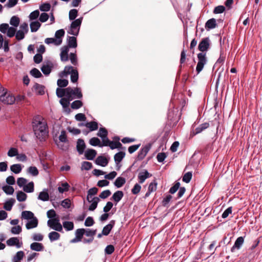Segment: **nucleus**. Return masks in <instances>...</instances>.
<instances>
[{
    "label": "nucleus",
    "instance_id": "obj_3",
    "mask_svg": "<svg viewBox=\"0 0 262 262\" xmlns=\"http://www.w3.org/2000/svg\"><path fill=\"white\" fill-rule=\"evenodd\" d=\"M202 52L198 54V62L196 67L197 74H199L203 69L204 66L207 61L206 51L208 50H201Z\"/></svg>",
    "mask_w": 262,
    "mask_h": 262
},
{
    "label": "nucleus",
    "instance_id": "obj_13",
    "mask_svg": "<svg viewBox=\"0 0 262 262\" xmlns=\"http://www.w3.org/2000/svg\"><path fill=\"white\" fill-rule=\"evenodd\" d=\"M86 148V145L84 140L82 139H78L77 141L76 149L79 155L83 154Z\"/></svg>",
    "mask_w": 262,
    "mask_h": 262
},
{
    "label": "nucleus",
    "instance_id": "obj_10",
    "mask_svg": "<svg viewBox=\"0 0 262 262\" xmlns=\"http://www.w3.org/2000/svg\"><path fill=\"white\" fill-rule=\"evenodd\" d=\"M6 244L8 246H15L17 248H20L23 245V243L20 242L17 237H12L9 238L6 241Z\"/></svg>",
    "mask_w": 262,
    "mask_h": 262
},
{
    "label": "nucleus",
    "instance_id": "obj_42",
    "mask_svg": "<svg viewBox=\"0 0 262 262\" xmlns=\"http://www.w3.org/2000/svg\"><path fill=\"white\" fill-rule=\"evenodd\" d=\"M45 42L48 45L53 44L55 46H58L61 45L60 43V40H59L58 39H56L55 37L47 38L45 39Z\"/></svg>",
    "mask_w": 262,
    "mask_h": 262
},
{
    "label": "nucleus",
    "instance_id": "obj_54",
    "mask_svg": "<svg viewBox=\"0 0 262 262\" xmlns=\"http://www.w3.org/2000/svg\"><path fill=\"white\" fill-rule=\"evenodd\" d=\"M89 143L93 146H99L101 145V141L97 137H93L89 140Z\"/></svg>",
    "mask_w": 262,
    "mask_h": 262
},
{
    "label": "nucleus",
    "instance_id": "obj_26",
    "mask_svg": "<svg viewBox=\"0 0 262 262\" xmlns=\"http://www.w3.org/2000/svg\"><path fill=\"white\" fill-rule=\"evenodd\" d=\"M210 40L209 38H204L199 45L198 49H208L209 47Z\"/></svg>",
    "mask_w": 262,
    "mask_h": 262
},
{
    "label": "nucleus",
    "instance_id": "obj_38",
    "mask_svg": "<svg viewBox=\"0 0 262 262\" xmlns=\"http://www.w3.org/2000/svg\"><path fill=\"white\" fill-rule=\"evenodd\" d=\"M27 195L21 190L18 191L16 192V199L19 202H24L26 200Z\"/></svg>",
    "mask_w": 262,
    "mask_h": 262
},
{
    "label": "nucleus",
    "instance_id": "obj_51",
    "mask_svg": "<svg viewBox=\"0 0 262 262\" xmlns=\"http://www.w3.org/2000/svg\"><path fill=\"white\" fill-rule=\"evenodd\" d=\"M68 84L69 81L66 79H59L57 81V84L60 88H66Z\"/></svg>",
    "mask_w": 262,
    "mask_h": 262
},
{
    "label": "nucleus",
    "instance_id": "obj_4",
    "mask_svg": "<svg viewBox=\"0 0 262 262\" xmlns=\"http://www.w3.org/2000/svg\"><path fill=\"white\" fill-rule=\"evenodd\" d=\"M5 91L0 96V100L5 104L12 105L15 102V99L14 95L11 94H8L7 91L5 89H3Z\"/></svg>",
    "mask_w": 262,
    "mask_h": 262
},
{
    "label": "nucleus",
    "instance_id": "obj_57",
    "mask_svg": "<svg viewBox=\"0 0 262 262\" xmlns=\"http://www.w3.org/2000/svg\"><path fill=\"white\" fill-rule=\"evenodd\" d=\"M25 253L23 251H19L16 252V254L14 256L13 260L15 261H18L23 259Z\"/></svg>",
    "mask_w": 262,
    "mask_h": 262
},
{
    "label": "nucleus",
    "instance_id": "obj_58",
    "mask_svg": "<svg viewBox=\"0 0 262 262\" xmlns=\"http://www.w3.org/2000/svg\"><path fill=\"white\" fill-rule=\"evenodd\" d=\"M59 140L60 142L63 143H66L68 141L67 137V133L65 130H62L61 134L59 137Z\"/></svg>",
    "mask_w": 262,
    "mask_h": 262
},
{
    "label": "nucleus",
    "instance_id": "obj_49",
    "mask_svg": "<svg viewBox=\"0 0 262 262\" xmlns=\"http://www.w3.org/2000/svg\"><path fill=\"white\" fill-rule=\"evenodd\" d=\"M225 59V55H224L223 50H221L220 57L217 60L216 62L213 67V70H214L215 67L218 63L223 64Z\"/></svg>",
    "mask_w": 262,
    "mask_h": 262
},
{
    "label": "nucleus",
    "instance_id": "obj_29",
    "mask_svg": "<svg viewBox=\"0 0 262 262\" xmlns=\"http://www.w3.org/2000/svg\"><path fill=\"white\" fill-rule=\"evenodd\" d=\"M100 199L98 197H94L91 199V204L89 206V210L93 211L95 210L98 205V203L99 202Z\"/></svg>",
    "mask_w": 262,
    "mask_h": 262
},
{
    "label": "nucleus",
    "instance_id": "obj_59",
    "mask_svg": "<svg viewBox=\"0 0 262 262\" xmlns=\"http://www.w3.org/2000/svg\"><path fill=\"white\" fill-rule=\"evenodd\" d=\"M18 150L17 148L14 147H11L8 152L7 155L10 157H13L14 156H16L18 155Z\"/></svg>",
    "mask_w": 262,
    "mask_h": 262
},
{
    "label": "nucleus",
    "instance_id": "obj_34",
    "mask_svg": "<svg viewBox=\"0 0 262 262\" xmlns=\"http://www.w3.org/2000/svg\"><path fill=\"white\" fill-rule=\"evenodd\" d=\"M48 237L50 241L52 242L58 240L60 237V235L56 231H52L49 233Z\"/></svg>",
    "mask_w": 262,
    "mask_h": 262
},
{
    "label": "nucleus",
    "instance_id": "obj_5",
    "mask_svg": "<svg viewBox=\"0 0 262 262\" xmlns=\"http://www.w3.org/2000/svg\"><path fill=\"white\" fill-rule=\"evenodd\" d=\"M82 17L78 18L74 20L70 27V29L68 31L69 34L77 36L78 34L80 27L82 23Z\"/></svg>",
    "mask_w": 262,
    "mask_h": 262
},
{
    "label": "nucleus",
    "instance_id": "obj_56",
    "mask_svg": "<svg viewBox=\"0 0 262 262\" xmlns=\"http://www.w3.org/2000/svg\"><path fill=\"white\" fill-rule=\"evenodd\" d=\"M84 234V228H79L76 230L75 231V237L79 239L80 241H81L83 235Z\"/></svg>",
    "mask_w": 262,
    "mask_h": 262
},
{
    "label": "nucleus",
    "instance_id": "obj_64",
    "mask_svg": "<svg viewBox=\"0 0 262 262\" xmlns=\"http://www.w3.org/2000/svg\"><path fill=\"white\" fill-rule=\"evenodd\" d=\"M94 223L95 222L93 217L89 216L86 219L84 222V225L86 227H91L94 224Z\"/></svg>",
    "mask_w": 262,
    "mask_h": 262
},
{
    "label": "nucleus",
    "instance_id": "obj_61",
    "mask_svg": "<svg viewBox=\"0 0 262 262\" xmlns=\"http://www.w3.org/2000/svg\"><path fill=\"white\" fill-rule=\"evenodd\" d=\"M71 100H70L68 98H61L59 102L60 104L62 105L63 108L68 107V106H69L70 102Z\"/></svg>",
    "mask_w": 262,
    "mask_h": 262
},
{
    "label": "nucleus",
    "instance_id": "obj_17",
    "mask_svg": "<svg viewBox=\"0 0 262 262\" xmlns=\"http://www.w3.org/2000/svg\"><path fill=\"white\" fill-rule=\"evenodd\" d=\"M38 220L36 217H33L32 219L28 220L26 224L27 229L30 230L37 227Z\"/></svg>",
    "mask_w": 262,
    "mask_h": 262
},
{
    "label": "nucleus",
    "instance_id": "obj_46",
    "mask_svg": "<svg viewBox=\"0 0 262 262\" xmlns=\"http://www.w3.org/2000/svg\"><path fill=\"white\" fill-rule=\"evenodd\" d=\"M41 26L40 23L38 21H33L30 24L31 31L32 32L37 31Z\"/></svg>",
    "mask_w": 262,
    "mask_h": 262
},
{
    "label": "nucleus",
    "instance_id": "obj_47",
    "mask_svg": "<svg viewBox=\"0 0 262 262\" xmlns=\"http://www.w3.org/2000/svg\"><path fill=\"white\" fill-rule=\"evenodd\" d=\"M20 22L19 18L17 16H12L10 20V24L11 25L13 26L14 27H17L18 26Z\"/></svg>",
    "mask_w": 262,
    "mask_h": 262
},
{
    "label": "nucleus",
    "instance_id": "obj_7",
    "mask_svg": "<svg viewBox=\"0 0 262 262\" xmlns=\"http://www.w3.org/2000/svg\"><path fill=\"white\" fill-rule=\"evenodd\" d=\"M48 226L51 229L58 231H62V226L59 222V219L58 218L49 220L47 222Z\"/></svg>",
    "mask_w": 262,
    "mask_h": 262
},
{
    "label": "nucleus",
    "instance_id": "obj_15",
    "mask_svg": "<svg viewBox=\"0 0 262 262\" xmlns=\"http://www.w3.org/2000/svg\"><path fill=\"white\" fill-rule=\"evenodd\" d=\"M115 224V221L111 220L109 224H108L103 228L102 234H103V235L104 236L108 235L110 234L113 228L114 227Z\"/></svg>",
    "mask_w": 262,
    "mask_h": 262
},
{
    "label": "nucleus",
    "instance_id": "obj_41",
    "mask_svg": "<svg viewBox=\"0 0 262 262\" xmlns=\"http://www.w3.org/2000/svg\"><path fill=\"white\" fill-rule=\"evenodd\" d=\"M30 74L31 76L36 78H39L42 77L41 73L39 70L35 68H33L30 71Z\"/></svg>",
    "mask_w": 262,
    "mask_h": 262
},
{
    "label": "nucleus",
    "instance_id": "obj_31",
    "mask_svg": "<svg viewBox=\"0 0 262 262\" xmlns=\"http://www.w3.org/2000/svg\"><path fill=\"white\" fill-rule=\"evenodd\" d=\"M22 168L20 164H14L10 166V170L14 173L18 174L21 171Z\"/></svg>",
    "mask_w": 262,
    "mask_h": 262
},
{
    "label": "nucleus",
    "instance_id": "obj_23",
    "mask_svg": "<svg viewBox=\"0 0 262 262\" xmlns=\"http://www.w3.org/2000/svg\"><path fill=\"white\" fill-rule=\"evenodd\" d=\"M30 249L35 251L40 252L43 250L44 246L42 243L34 242L30 245Z\"/></svg>",
    "mask_w": 262,
    "mask_h": 262
},
{
    "label": "nucleus",
    "instance_id": "obj_12",
    "mask_svg": "<svg viewBox=\"0 0 262 262\" xmlns=\"http://www.w3.org/2000/svg\"><path fill=\"white\" fill-rule=\"evenodd\" d=\"M108 159L103 156H98L95 160V164L97 165L105 167L108 163Z\"/></svg>",
    "mask_w": 262,
    "mask_h": 262
},
{
    "label": "nucleus",
    "instance_id": "obj_60",
    "mask_svg": "<svg viewBox=\"0 0 262 262\" xmlns=\"http://www.w3.org/2000/svg\"><path fill=\"white\" fill-rule=\"evenodd\" d=\"M179 180L180 179H178L175 184L170 188L169 193L171 194L174 193L180 187V182H179Z\"/></svg>",
    "mask_w": 262,
    "mask_h": 262
},
{
    "label": "nucleus",
    "instance_id": "obj_30",
    "mask_svg": "<svg viewBox=\"0 0 262 262\" xmlns=\"http://www.w3.org/2000/svg\"><path fill=\"white\" fill-rule=\"evenodd\" d=\"M68 87L65 89L58 88L56 91V94L58 98H62L63 97L67 98Z\"/></svg>",
    "mask_w": 262,
    "mask_h": 262
},
{
    "label": "nucleus",
    "instance_id": "obj_33",
    "mask_svg": "<svg viewBox=\"0 0 262 262\" xmlns=\"http://www.w3.org/2000/svg\"><path fill=\"white\" fill-rule=\"evenodd\" d=\"M34 217V213L30 211H23L21 212V218L23 219L29 220Z\"/></svg>",
    "mask_w": 262,
    "mask_h": 262
},
{
    "label": "nucleus",
    "instance_id": "obj_6",
    "mask_svg": "<svg viewBox=\"0 0 262 262\" xmlns=\"http://www.w3.org/2000/svg\"><path fill=\"white\" fill-rule=\"evenodd\" d=\"M16 29L14 27H10L8 24L0 25V31L3 33H6L7 36L10 38L15 35Z\"/></svg>",
    "mask_w": 262,
    "mask_h": 262
},
{
    "label": "nucleus",
    "instance_id": "obj_55",
    "mask_svg": "<svg viewBox=\"0 0 262 262\" xmlns=\"http://www.w3.org/2000/svg\"><path fill=\"white\" fill-rule=\"evenodd\" d=\"M93 167L92 163L88 162V161H83L81 163V170H89L91 169Z\"/></svg>",
    "mask_w": 262,
    "mask_h": 262
},
{
    "label": "nucleus",
    "instance_id": "obj_14",
    "mask_svg": "<svg viewBox=\"0 0 262 262\" xmlns=\"http://www.w3.org/2000/svg\"><path fill=\"white\" fill-rule=\"evenodd\" d=\"M150 177H151V174L145 169L139 172L138 176L139 182L141 184L143 183L146 179L150 178Z\"/></svg>",
    "mask_w": 262,
    "mask_h": 262
},
{
    "label": "nucleus",
    "instance_id": "obj_22",
    "mask_svg": "<svg viewBox=\"0 0 262 262\" xmlns=\"http://www.w3.org/2000/svg\"><path fill=\"white\" fill-rule=\"evenodd\" d=\"M125 156V152L123 151H119L114 155V161L116 165H119Z\"/></svg>",
    "mask_w": 262,
    "mask_h": 262
},
{
    "label": "nucleus",
    "instance_id": "obj_2",
    "mask_svg": "<svg viewBox=\"0 0 262 262\" xmlns=\"http://www.w3.org/2000/svg\"><path fill=\"white\" fill-rule=\"evenodd\" d=\"M83 97L80 88L68 87L67 98L72 101L74 99H80Z\"/></svg>",
    "mask_w": 262,
    "mask_h": 262
},
{
    "label": "nucleus",
    "instance_id": "obj_43",
    "mask_svg": "<svg viewBox=\"0 0 262 262\" xmlns=\"http://www.w3.org/2000/svg\"><path fill=\"white\" fill-rule=\"evenodd\" d=\"M83 106V102L80 100H76L74 101L71 104V107L72 109L77 110Z\"/></svg>",
    "mask_w": 262,
    "mask_h": 262
},
{
    "label": "nucleus",
    "instance_id": "obj_19",
    "mask_svg": "<svg viewBox=\"0 0 262 262\" xmlns=\"http://www.w3.org/2000/svg\"><path fill=\"white\" fill-rule=\"evenodd\" d=\"M38 200L46 202L49 200V195L48 193V189L45 188L43 190L39 192L37 197Z\"/></svg>",
    "mask_w": 262,
    "mask_h": 262
},
{
    "label": "nucleus",
    "instance_id": "obj_48",
    "mask_svg": "<svg viewBox=\"0 0 262 262\" xmlns=\"http://www.w3.org/2000/svg\"><path fill=\"white\" fill-rule=\"evenodd\" d=\"M69 184L67 183H62L61 184V186H59L58 187V190L60 193H63L64 192L68 191L70 188Z\"/></svg>",
    "mask_w": 262,
    "mask_h": 262
},
{
    "label": "nucleus",
    "instance_id": "obj_1",
    "mask_svg": "<svg viewBox=\"0 0 262 262\" xmlns=\"http://www.w3.org/2000/svg\"><path fill=\"white\" fill-rule=\"evenodd\" d=\"M32 128L36 138L40 142H45L49 136V129L47 122L42 118L41 120L35 119L32 122Z\"/></svg>",
    "mask_w": 262,
    "mask_h": 262
},
{
    "label": "nucleus",
    "instance_id": "obj_25",
    "mask_svg": "<svg viewBox=\"0 0 262 262\" xmlns=\"http://www.w3.org/2000/svg\"><path fill=\"white\" fill-rule=\"evenodd\" d=\"M33 88L38 95H42L45 94V86L43 85L35 83Z\"/></svg>",
    "mask_w": 262,
    "mask_h": 262
},
{
    "label": "nucleus",
    "instance_id": "obj_37",
    "mask_svg": "<svg viewBox=\"0 0 262 262\" xmlns=\"http://www.w3.org/2000/svg\"><path fill=\"white\" fill-rule=\"evenodd\" d=\"M23 190L27 193H31L34 191V185L33 182H30L28 184H26L23 188Z\"/></svg>",
    "mask_w": 262,
    "mask_h": 262
},
{
    "label": "nucleus",
    "instance_id": "obj_35",
    "mask_svg": "<svg viewBox=\"0 0 262 262\" xmlns=\"http://www.w3.org/2000/svg\"><path fill=\"white\" fill-rule=\"evenodd\" d=\"M216 20L214 18H211L209 19L205 24V28L207 29H212L216 27Z\"/></svg>",
    "mask_w": 262,
    "mask_h": 262
},
{
    "label": "nucleus",
    "instance_id": "obj_18",
    "mask_svg": "<svg viewBox=\"0 0 262 262\" xmlns=\"http://www.w3.org/2000/svg\"><path fill=\"white\" fill-rule=\"evenodd\" d=\"M97 155V151L94 149H88L84 153V156L86 160H93Z\"/></svg>",
    "mask_w": 262,
    "mask_h": 262
},
{
    "label": "nucleus",
    "instance_id": "obj_16",
    "mask_svg": "<svg viewBox=\"0 0 262 262\" xmlns=\"http://www.w3.org/2000/svg\"><path fill=\"white\" fill-rule=\"evenodd\" d=\"M68 46H64L62 49H68L70 48H76L77 47V40L74 36H69L67 39Z\"/></svg>",
    "mask_w": 262,
    "mask_h": 262
},
{
    "label": "nucleus",
    "instance_id": "obj_8",
    "mask_svg": "<svg viewBox=\"0 0 262 262\" xmlns=\"http://www.w3.org/2000/svg\"><path fill=\"white\" fill-rule=\"evenodd\" d=\"M151 147V144L150 143H148L143 147H142L140 149L138 153V155L137 157V160L140 161L143 160L146 156L147 154L149 151Z\"/></svg>",
    "mask_w": 262,
    "mask_h": 262
},
{
    "label": "nucleus",
    "instance_id": "obj_21",
    "mask_svg": "<svg viewBox=\"0 0 262 262\" xmlns=\"http://www.w3.org/2000/svg\"><path fill=\"white\" fill-rule=\"evenodd\" d=\"M209 126V123L208 122H205L201 124L199 126H198L194 130L192 136L195 135L196 134H200L205 129L208 128Z\"/></svg>",
    "mask_w": 262,
    "mask_h": 262
},
{
    "label": "nucleus",
    "instance_id": "obj_20",
    "mask_svg": "<svg viewBox=\"0 0 262 262\" xmlns=\"http://www.w3.org/2000/svg\"><path fill=\"white\" fill-rule=\"evenodd\" d=\"M124 196V193L122 191L117 190L113 194L111 199L114 201L117 204L121 200Z\"/></svg>",
    "mask_w": 262,
    "mask_h": 262
},
{
    "label": "nucleus",
    "instance_id": "obj_45",
    "mask_svg": "<svg viewBox=\"0 0 262 262\" xmlns=\"http://www.w3.org/2000/svg\"><path fill=\"white\" fill-rule=\"evenodd\" d=\"M27 172L33 177L38 176L39 171L35 166H30L27 169Z\"/></svg>",
    "mask_w": 262,
    "mask_h": 262
},
{
    "label": "nucleus",
    "instance_id": "obj_9",
    "mask_svg": "<svg viewBox=\"0 0 262 262\" xmlns=\"http://www.w3.org/2000/svg\"><path fill=\"white\" fill-rule=\"evenodd\" d=\"M245 236L238 237L233 246L231 247L230 251L231 252L234 253L236 250H239L244 243Z\"/></svg>",
    "mask_w": 262,
    "mask_h": 262
},
{
    "label": "nucleus",
    "instance_id": "obj_40",
    "mask_svg": "<svg viewBox=\"0 0 262 262\" xmlns=\"http://www.w3.org/2000/svg\"><path fill=\"white\" fill-rule=\"evenodd\" d=\"M192 171H190L186 172L184 174V175L182 177V181H183V182H184L186 183H188L191 181V180L192 179Z\"/></svg>",
    "mask_w": 262,
    "mask_h": 262
},
{
    "label": "nucleus",
    "instance_id": "obj_44",
    "mask_svg": "<svg viewBox=\"0 0 262 262\" xmlns=\"http://www.w3.org/2000/svg\"><path fill=\"white\" fill-rule=\"evenodd\" d=\"M64 31L63 29H60L59 30H57L56 32H55V37L56 38V39H58L59 40H60V43L61 44L62 43V37H63L64 35Z\"/></svg>",
    "mask_w": 262,
    "mask_h": 262
},
{
    "label": "nucleus",
    "instance_id": "obj_32",
    "mask_svg": "<svg viewBox=\"0 0 262 262\" xmlns=\"http://www.w3.org/2000/svg\"><path fill=\"white\" fill-rule=\"evenodd\" d=\"M37 51L39 52L38 53L36 54L34 57V61L36 63H40L42 60V54L45 53L46 50H37Z\"/></svg>",
    "mask_w": 262,
    "mask_h": 262
},
{
    "label": "nucleus",
    "instance_id": "obj_11",
    "mask_svg": "<svg viewBox=\"0 0 262 262\" xmlns=\"http://www.w3.org/2000/svg\"><path fill=\"white\" fill-rule=\"evenodd\" d=\"M53 68V64L51 61H48L46 64L43 63L40 70L44 75H49Z\"/></svg>",
    "mask_w": 262,
    "mask_h": 262
},
{
    "label": "nucleus",
    "instance_id": "obj_63",
    "mask_svg": "<svg viewBox=\"0 0 262 262\" xmlns=\"http://www.w3.org/2000/svg\"><path fill=\"white\" fill-rule=\"evenodd\" d=\"M22 231V228L19 225L15 226L12 227L11 232L13 234H19Z\"/></svg>",
    "mask_w": 262,
    "mask_h": 262
},
{
    "label": "nucleus",
    "instance_id": "obj_36",
    "mask_svg": "<svg viewBox=\"0 0 262 262\" xmlns=\"http://www.w3.org/2000/svg\"><path fill=\"white\" fill-rule=\"evenodd\" d=\"M62 228L63 227L67 231H71L74 229V225L73 222L64 221L62 223Z\"/></svg>",
    "mask_w": 262,
    "mask_h": 262
},
{
    "label": "nucleus",
    "instance_id": "obj_50",
    "mask_svg": "<svg viewBox=\"0 0 262 262\" xmlns=\"http://www.w3.org/2000/svg\"><path fill=\"white\" fill-rule=\"evenodd\" d=\"M70 50H61L60 54V59L62 61H67L69 60V51Z\"/></svg>",
    "mask_w": 262,
    "mask_h": 262
},
{
    "label": "nucleus",
    "instance_id": "obj_53",
    "mask_svg": "<svg viewBox=\"0 0 262 262\" xmlns=\"http://www.w3.org/2000/svg\"><path fill=\"white\" fill-rule=\"evenodd\" d=\"M97 136L99 137L100 138H103L104 136H107L108 135V131L104 127H100L98 132L97 134Z\"/></svg>",
    "mask_w": 262,
    "mask_h": 262
},
{
    "label": "nucleus",
    "instance_id": "obj_28",
    "mask_svg": "<svg viewBox=\"0 0 262 262\" xmlns=\"http://www.w3.org/2000/svg\"><path fill=\"white\" fill-rule=\"evenodd\" d=\"M126 183V179L122 177H118L114 182V185L118 188H121Z\"/></svg>",
    "mask_w": 262,
    "mask_h": 262
},
{
    "label": "nucleus",
    "instance_id": "obj_62",
    "mask_svg": "<svg viewBox=\"0 0 262 262\" xmlns=\"http://www.w3.org/2000/svg\"><path fill=\"white\" fill-rule=\"evenodd\" d=\"M27 183V180L24 178H18L17 180V184L19 187H23Z\"/></svg>",
    "mask_w": 262,
    "mask_h": 262
},
{
    "label": "nucleus",
    "instance_id": "obj_52",
    "mask_svg": "<svg viewBox=\"0 0 262 262\" xmlns=\"http://www.w3.org/2000/svg\"><path fill=\"white\" fill-rule=\"evenodd\" d=\"M71 81L72 83H76L77 82L79 78V73L78 70L76 69L71 73Z\"/></svg>",
    "mask_w": 262,
    "mask_h": 262
},
{
    "label": "nucleus",
    "instance_id": "obj_27",
    "mask_svg": "<svg viewBox=\"0 0 262 262\" xmlns=\"http://www.w3.org/2000/svg\"><path fill=\"white\" fill-rule=\"evenodd\" d=\"M15 202L14 199L11 198L7 200L4 205V208L7 211H10Z\"/></svg>",
    "mask_w": 262,
    "mask_h": 262
},
{
    "label": "nucleus",
    "instance_id": "obj_39",
    "mask_svg": "<svg viewBox=\"0 0 262 262\" xmlns=\"http://www.w3.org/2000/svg\"><path fill=\"white\" fill-rule=\"evenodd\" d=\"M2 189L8 195H12L14 192L13 187L10 185H4L2 187Z\"/></svg>",
    "mask_w": 262,
    "mask_h": 262
},
{
    "label": "nucleus",
    "instance_id": "obj_24",
    "mask_svg": "<svg viewBox=\"0 0 262 262\" xmlns=\"http://www.w3.org/2000/svg\"><path fill=\"white\" fill-rule=\"evenodd\" d=\"M85 126L89 129L90 132L95 131L98 128V123L97 121H90L86 123Z\"/></svg>",
    "mask_w": 262,
    "mask_h": 262
}]
</instances>
